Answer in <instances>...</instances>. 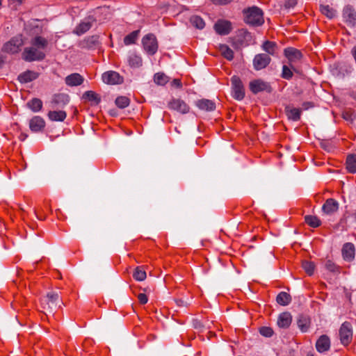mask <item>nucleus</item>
I'll return each instance as SVG.
<instances>
[{"label":"nucleus","instance_id":"nucleus-5","mask_svg":"<svg viewBox=\"0 0 356 356\" xmlns=\"http://www.w3.org/2000/svg\"><path fill=\"white\" fill-rule=\"evenodd\" d=\"M339 336L341 344L349 345L353 339L352 325L349 322H344L339 328Z\"/></svg>","mask_w":356,"mask_h":356},{"label":"nucleus","instance_id":"nucleus-7","mask_svg":"<svg viewBox=\"0 0 356 356\" xmlns=\"http://www.w3.org/2000/svg\"><path fill=\"white\" fill-rule=\"evenodd\" d=\"M232 86V96L236 100H242L245 96V91L241 80L237 76L231 78Z\"/></svg>","mask_w":356,"mask_h":356},{"label":"nucleus","instance_id":"nucleus-1","mask_svg":"<svg viewBox=\"0 0 356 356\" xmlns=\"http://www.w3.org/2000/svg\"><path fill=\"white\" fill-rule=\"evenodd\" d=\"M31 47L24 48L22 58L26 62L40 61L46 56L48 40L40 35H35L31 40Z\"/></svg>","mask_w":356,"mask_h":356},{"label":"nucleus","instance_id":"nucleus-34","mask_svg":"<svg viewBox=\"0 0 356 356\" xmlns=\"http://www.w3.org/2000/svg\"><path fill=\"white\" fill-rule=\"evenodd\" d=\"M28 107L33 112H38L42 109V102L38 98H33L27 103Z\"/></svg>","mask_w":356,"mask_h":356},{"label":"nucleus","instance_id":"nucleus-39","mask_svg":"<svg viewBox=\"0 0 356 356\" xmlns=\"http://www.w3.org/2000/svg\"><path fill=\"white\" fill-rule=\"evenodd\" d=\"M146 272L142 267L138 266L135 268L133 277L137 281H143L146 278Z\"/></svg>","mask_w":356,"mask_h":356},{"label":"nucleus","instance_id":"nucleus-6","mask_svg":"<svg viewBox=\"0 0 356 356\" xmlns=\"http://www.w3.org/2000/svg\"><path fill=\"white\" fill-rule=\"evenodd\" d=\"M145 51L150 55H154L158 49V42L156 36L149 33L145 35L142 40Z\"/></svg>","mask_w":356,"mask_h":356},{"label":"nucleus","instance_id":"nucleus-47","mask_svg":"<svg viewBox=\"0 0 356 356\" xmlns=\"http://www.w3.org/2000/svg\"><path fill=\"white\" fill-rule=\"evenodd\" d=\"M297 4V0H286L284 7L286 8H292Z\"/></svg>","mask_w":356,"mask_h":356},{"label":"nucleus","instance_id":"nucleus-38","mask_svg":"<svg viewBox=\"0 0 356 356\" xmlns=\"http://www.w3.org/2000/svg\"><path fill=\"white\" fill-rule=\"evenodd\" d=\"M305 222L312 227L316 228L321 225V220L314 216H306L305 217Z\"/></svg>","mask_w":356,"mask_h":356},{"label":"nucleus","instance_id":"nucleus-21","mask_svg":"<svg viewBox=\"0 0 356 356\" xmlns=\"http://www.w3.org/2000/svg\"><path fill=\"white\" fill-rule=\"evenodd\" d=\"M292 321V316L289 312L280 314L277 318V324L280 328H288Z\"/></svg>","mask_w":356,"mask_h":356},{"label":"nucleus","instance_id":"nucleus-10","mask_svg":"<svg viewBox=\"0 0 356 356\" xmlns=\"http://www.w3.org/2000/svg\"><path fill=\"white\" fill-rule=\"evenodd\" d=\"M271 59L270 56L265 54H259L253 59V66L256 70H260L266 67L270 63Z\"/></svg>","mask_w":356,"mask_h":356},{"label":"nucleus","instance_id":"nucleus-31","mask_svg":"<svg viewBox=\"0 0 356 356\" xmlns=\"http://www.w3.org/2000/svg\"><path fill=\"white\" fill-rule=\"evenodd\" d=\"M320 10L323 15H325L329 19L335 17L337 14L336 10L329 5H321Z\"/></svg>","mask_w":356,"mask_h":356},{"label":"nucleus","instance_id":"nucleus-40","mask_svg":"<svg viewBox=\"0 0 356 356\" xmlns=\"http://www.w3.org/2000/svg\"><path fill=\"white\" fill-rule=\"evenodd\" d=\"M190 22L193 24V26L199 29H204L205 26L204 21L200 17L197 15L192 16L191 17Z\"/></svg>","mask_w":356,"mask_h":356},{"label":"nucleus","instance_id":"nucleus-53","mask_svg":"<svg viewBox=\"0 0 356 356\" xmlns=\"http://www.w3.org/2000/svg\"><path fill=\"white\" fill-rule=\"evenodd\" d=\"M307 356H314L313 353H309Z\"/></svg>","mask_w":356,"mask_h":356},{"label":"nucleus","instance_id":"nucleus-37","mask_svg":"<svg viewBox=\"0 0 356 356\" xmlns=\"http://www.w3.org/2000/svg\"><path fill=\"white\" fill-rule=\"evenodd\" d=\"M154 81L157 85L164 86L168 82L169 79L164 73L158 72L154 74Z\"/></svg>","mask_w":356,"mask_h":356},{"label":"nucleus","instance_id":"nucleus-36","mask_svg":"<svg viewBox=\"0 0 356 356\" xmlns=\"http://www.w3.org/2000/svg\"><path fill=\"white\" fill-rule=\"evenodd\" d=\"M140 31H134L126 35L124 38V43L125 45H130L134 44L138 38Z\"/></svg>","mask_w":356,"mask_h":356},{"label":"nucleus","instance_id":"nucleus-23","mask_svg":"<svg viewBox=\"0 0 356 356\" xmlns=\"http://www.w3.org/2000/svg\"><path fill=\"white\" fill-rule=\"evenodd\" d=\"M196 106L200 109L207 111H211L216 108L215 103L213 101L207 99L197 100L196 102Z\"/></svg>","mask_w":356,"mask_h":356},{"label":"nucleus","instance_id":"nucleus-45","mask_svg":"<svg viewBox=\"0 0 356 356\" xmlns=\"http://www.w3.org/2000/svg\"><path fill=\"white\" fill-rule=\"evenodd\" d=\"M326 268L331 272H335L337 269L336 265L331 261H327L325 264Z\"/></svg>","mask_w":356,"mask_h":356},{"label":"nucleus","instance_id":"nucleus-22","mask_svg":"<svg viewBox=\"0 0 356 356\" xmlns=\"http://www.w3.org/2000/svg\"><path fill=\"white\" fill-rule=\"evenodd\" d=\"M38 75V72L27 70L18 76V80L20 83H26L36 79Z\"/></svg>","mask_w":356,"mask_h":356},{"label":"nucleus","instance_id":"nucleus-48","mask_svg":"<svg viewBox=\"0 0 356 356\" xmlns=\"http://www.w3.org/2000/svg\"><path fill=\"white\" fill-rule=\"evenodd\" d=\"M343 117L346 120H353V114L350 111H346L343 114Z\"/></svg>","mask_w":356,"mask_h":356},{"label":"nucleus","instance_id":"nucleus-11","mask_svg":"<svg viewBox=\"0 0 356 356\" xmlns=\"http://www.w3.org/2000/svg\"><path fill=\"white\" fill-rule=\"evenodd\" d=\"M70 102V96L67 94H55L51 99V106L53 108H63Z\"/></svg>","mask_w":356,"mask_h":356},{"label":"nucleus","instance_id":"nucleus-35","mask_svg":"<svg viewBox=\"0 0 356 356\" xmlns=\"http://www.w3.org/2000/svg\"><path fill=\"white\" fill-rule=\"evenodd\" d=\"M346 168L350 173L356 172V155H350L347 157Z\"/></svg>","mask_w":356,"mask_h":356},{"label":"nucleus","instance_id":"nucleus-12","mask_svg":"<svg viewBox=\"0 0 356 356\" xmlns=\"http://www.w3.org/2000/svg\"><path fill=\"white\" fill-rule=\"evenodd\" d=\"M102 80L105 83L111 85L119 84L122 82V78L118 72L114 71L104 72L102 74Z\"/></svg>","mask_w":356,"mask_h":356},{"label":"nucleus","instance_id":"nucleus-27","mask_svg":"<svg viewBox=\"0 0 356 356\" xmlns=\"http://www.w3.org/2000/svg\"><path fill=\"white\" fill-rule=\"evenodd\" d=\"M310 324V318L307 316H300L298 320V326L302 332L308 331Z\"/></svg>","mask_w":356,"mask_h":356},{"label":"nucleus","instance_id":"nucleus-42","mask_svg":"<svg viewBox=\"0 0 356 356\" xmlns=\"http://www.w3.org/2000/svg\"><path fill=\"white\" fill-rule=\"evenodd\" d=\"M302 266L305 271L309 275H312L314 270V264L313 262L309 261H302Z\"/></svg>","mask_w":356,"mask_h":356},{"label":"nucleus","instance_id":"nucleus-3","mask_svg":"<svg viewBox=\"0 0 356 356\" xmlns=\"http://www.w3.org/2000/svg\"><path fill=\"white\" fill-rule=\"evenodd\" d=\"M59 296L56 292H50L47 294L41 300L42 307L44 312H49L52 313L53 310L56 307Z\"/></svg>","mask_w":356,"mask_h":356},{"label":"nucleus","instance_id":"nucleus-50","mask_svg":"<svg viewBox=\"0 0 356 356\" xmlns=\"http://www.w3.org/2000/svg\"><path fill=\"white\" fill-rule=\"evenodd\" d=\"M172 86L176 88H181L182 86V84L179 79H175L172 82Z\"/></svg>","mask_w":356,"mask_h":356},{"label":"nucleus","instance_id":"nucleus-52","mask_svg":"<svg viewBox=\"0 0 356 356\" xmlns=\"http://www.w3.org/2000/svg\"><path fill=\"white\" fill-rule=\"evenodd\" d=\"M26 137H27V135L22 134L19 136V139L23 141V140H24L26 138Z\"/></svg>","mask_w":356,"mask_h":356},{"label":"nucleus","instance_id":"nucleus-44","mask_svg":"<svg viewBox=\"0 0 356 356\" xmlns=\"http://www.w3.org/2000/svg\"><path fill=\"white\" fill-rule=\"evenodd\" d=\"M282 76L286 79H290L293 76V72L286 65H284L282 67Z\"/></svg>","mask_w":356,"mask_h":356},{"label":"nucleus","instance_id":"nucleus-25","mask_svg":"<svg viewBox=\"0 0 356 356\" xmlns=\"http://www.w3.org/2000/svg\"><path fill=\"white\" fill-rule=\"evenodd\" d=\"M47 116L51 121L63 122L67 117V113L65 111H50Z\"/></svg>","mask_w":356,"mask_h":356},{"label":"nucleus","instance_id":"nucleus-20","mask_svg":"<svg viewBox=\"0 0 356 356\" xmlns=\"http://www.w3.org/2000/svg\"><path fill=\"white\" fill-rule=\"evenodd\" d=\"M45 126V122L42 118L40 116H35L29 121V127L33 132H38L42 131Z\"/></svg>","mask_w":356,"mask_h":356},{"label":"nucleus","instance_id":"nucleus-16","mask_svg":"<svg viewBox=\"0 0 356 356\" xmlns=\"http://www.w3.org/2000/svg\"><path fill=\"white\" fill-rule=\"evenodd\" d=\"M339 209V203L332 198L327 199L322 207L323 211L327 215H332Z\"/></svg>","mask_w":356,"mask_h":356},{"label":"nucleus","instance_id":"nucleus-14","mask_svg":"<svg viewBox=\"0 0 356 356\" xmlns=\"http://www.w3.org/2000/svg\"><path fill=\"white\" fill-rule=\"evenodd\" d=\"M331 346L330 339L325 334L321 335L316 342V348L320 353L327 352Z\"/></svg>","mask_w":356,"mask_h":356},{"label":"nucleus","instance_id":"nucleus-9","mask_svg":"<svg viewBox=\"0 0 356 356\" xmlns=\"http://www.w3.org/2000/svg\"><path fill=\"white\" fill-rule=\"evenodd\" d=\"M343 18L344 22L350 26L356 24V12L352 6L347 5L343 10Z\"/></svg>","mask_w":356,"mask_h":356},{"label":"nucleus","instance_id":"nucleus-8","mask_svg":"<svg viewBox=\"0 0 356 356\" xmlns=\"http://www.w3.org/2000/svg\"><path fill=\"white\" fill-rule=\"evenodd\" d=\"M168 107L171 110L176 111L180 113L186 114L188 113L190 107L181 99H173L168 103Z\"/></svg>","mask_w":356,"mask_h":356},{"label":"nucleus","instance_id":"nucleus-30","mask_svg":"<svg viewBox=\"0 0 356 356\" xmlns=\"http://www.w3.org/2000/svg\"><path fill=\"white\" fill-rule=\"evenodd\" d=\"M277 302L282 306L288 305L291 301V296L286 292H280L276 298Z\"/></svg>","mask_w":356,"mask_h":356},{"label":"nucleus","instance_id":"nucleus-46","mask_svg":"<svg viewBox=\"0 0 356 356\" xmlns=\"http://www.w3.org/2000/svg\"><path fill=\"white\" fill-rule=\"evenodd\" d=\"M138 299L139 302L142 305L146 304L148 301V298L145 293H139L138 295Z\"/></svg>","mask_w":356,"mask_h":356},{"label":"nucleus","instance_id":"nucleus-15","mask_svg":"<svg viewBox=\"0 0 356 356\" xmlns=\"http://www.w3.org/2000/svg\"><path fill=\"white\" fill-rule=\"evenodd\" d=\"M214 29L218 34L225 35L232 31V24L227 20H218L214 25Z\"/></svg>","mask_w":356,"mask_h":356},{"label":"nucleus","instance_id":"nucleus-13","mask_svg":"<svg viewBox=\"0 0 356 356\" xmlns=\"http://www.w3.org/2000/svg\"><path fill=\"white\" fill-rule=\"evenodd\" d=\"M250 89L254 94H257L262 91H270V87L268 83L261 79H256L250 83Z\"/></svg>","mask_w":356,"mask_h":356},{"label":"nucleus","instance_id":"nucleus-28","mask_svg":"<svg viewBox=\"0 0 356 356\" xmlns=\"http://www.w3.org/2000/svg\"><path fill=\"white\" fill-rule=\"evenodd\" d=\"M83 98L95 104H98L101 102L99 95L92 90L85 92L83 95Z\"/></svg>","mask_w":356,"mask_h":356},{"label":"nucleus","instance_id":"nucleus-24","mask_svg":"<svg viewBox=\"0 0 356 356\" xmlns=\"http://www.w3.org/2000/svg\"><path fill=\"white\" fill-rule=\"evenodd\" d=\"M285 112L287 118L291 120L298 121L300 118L301 111L299 108L286 106Z\"/></svg>","mask_w":356,"mask_h":356},{"label":"nucleus","instance_id":"nucleus-33","mask_svg":"<svg viewBox=\"0 0 356 356\" xmlns=\"http://www.w3.org/2000/svg\"><path fill=\"white\" fill-rule=\"evenodd\" d=\"M277 48L276 43L271 41H266L262 45L263 50L273 56L275 54Z\"/></svg>","mask_w":356,"mask_h":356},{"label":"nucleus","instance_id":"nucleus-51","mask_svg":"<svg viewBox=\"0 0 356 356\" xmlns=\"http://www.w3.org/2000/svg\"><path fill=\"white\" fill-rule=\"evenodd\" d=\"M302 106L305 109H308L310 107L313 106V104L311 102H305L302 104Z\"/></svg>","mask_w":356,"mask_h":356},{"label":"nucleus","instance_id":"nucleus-29","mask_svg":"<svg viewBox=\"0 0 356 356\" xmlns=\"http://www.w3.org/2000/svg\"><path fill=\"white\" fill-rule=\"evenodd\" d=\"M92 27V22L90 20L81 22L75 29L74 33L79 35L87 32Z\"/></svg>","mask_w":356,"mask_h":356},{"label":"nucleus","instance_id":"nucleus-4","mask_svg":"<svg viewBox=\"0 0 356 356\" xmlns=\"http://www.w3.org/2000/svg\"><path fill=\"white\" fill-rule=\"evenodd\" d=\"M23 45L24 40L22 35H19L6 42L3 47V51L8 54H14L18 53Z\"/></svg>","mask_w":356,"mask_h":356},{"label":"nucleus","instance_id":"nucleus-2","mask_svg":"<svg viewBox=\"0 0 356 356\" xmlns=\"http://www.w3.org/2000/svg\"><path fill=\"white\" fill-rule=\"evenodd\" d=\"M245 23L252 26H261L264 22L263 11L258 7L253 6L243 11Z\"/></svg>","mask_w":356,"mask_h":356},{"label":"nucleus","instance_id":"nucleus-32","mask_svg":"<svg viewBox=\"0 0 356 356\" xmlns=\"http://www.w3.org/2000/svg\"><path fill=\"white\" fill-rule=\"evenodd\" d=\"M219 50L222 56L228 60H232L234 58V51L227 44H220Z\"/></svg>","mask_w":356,"mask_h":356},{"label":"nucleus","instance_id":"nucleus-41","mask_svg":"<svg viewBox=\"0 0 356 356\" xmlns=\"http://www.w3.org/2000/svg\"><path fill=\"white\" fill-rule=\"evenodd\" d=\"M130 100L125 96H120L116 98L115 104L120 108H124L129 106Z\"/></svg>","mask_w":356,"mask_h":356},{"label":"nucleus","instance_id":"nucleus-43","mask_svg":"<svg viewBox=\"0 0 356 356\" xmlns=\"http://www.w3.org/2000/svg\"><path fill=\"white\" fill-rule=\"evenodd\" d=\"M259 333L266 337H270L273 334V330L269 327H262L259 330Z\"/></svg>","mask_w":356,"mask_h":356},{"label":"nucleus","instance_id":"nucleus-18","mask_svg":"<svg viewBox=\"0 0 356 356\" xmlns=\"http://www.w3.org/2000/svg\"><path fill=\"white\" fill-rule=\"evenodd\" d=\"M284 55L288 58L290 63H296L302 57V53L297 49L293 47H288L284 49Z\"/></svg>","mask_w":356,"mask_h":356},{"label":"nucleus","instance_id":"nucleus-17","mask_svg":"<svg viewBox=\"0 0 356 356\" xmlns=\"http://www.w3.org/2000/svg\"><path fill=\"white\" fill-rule=\"evenodd\" d=\"M84 78L79 73H72L67 76L65 79V83L70 87L79 86L83 83Z\"/></svg>","mask_w":356,"mask_h":356},{"label":"nucleus","instance_id":"nucleus-19","mask_svg":"<svg viewBox=\"0 0 356 356\" xmlns=\"http://www.w3.org/2000/svg\"><path fill=\"white\" fill-rule=\"evenodd\" d=\"M355 246L352 243H346L342 248V255L343 258L346 261H353L355 258Z\"/></svg>","mask_w":356,"mask_h":356},{"label":"nucleus","instance_id":"nucleus-49","mask_svg":"<svg viewBox=\"0 0 356 356\" xmlns=\"http://www.w3.org/2000/svg\"><path fill=\"white\" fill-rule=\"evenodd\" d=\"M215 4H227L232 1L233 0H211Z\"/></svg>","mask_w":356,"mask_h":356},{"label":"nucleus","instance_id":"nucleus-26","mask_svg":"<svg viewBox=\"0 0 356 356\" xmlns=\"http://www.w3.org/2000/svg\"><path fill=\"white\" fill-rule=\"evenodd\" d=\"M127 62L131 67H139L142 65L141 57L135 52H131L128 55Z\"/></svg>","mask_w":356,"mask_h":356}]
</instances>
